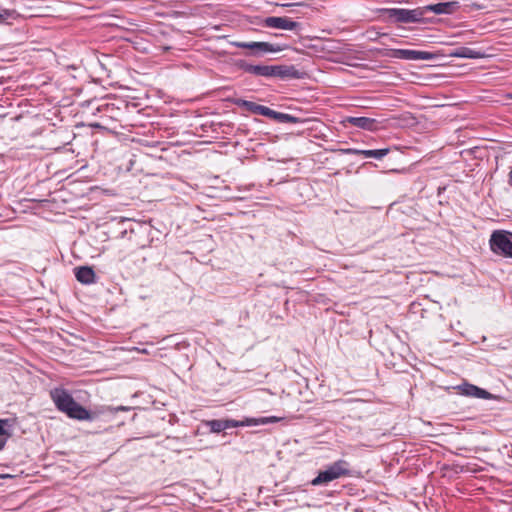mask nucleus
I'll return each instance as SVG.
<instances>
[{"label": "nucleus", "instance_id": "f257e3e1", "mask_svg": "<svg viewBox=\"0 0 512 512\" xmlns=\"http://www.w3.org/2000/svg\"><path fill=\"white\" fill-rule=\"evenodd\" d=\"M50 397L56 408L65 413L69 418L79 421H94L101 416H114L120 411H129L127 406H109L102 405L94 410H87L85 407L77 403L68 390L64 388H54L50 391Z\"/></svg>", "mask_w": 512, "mask_h": 512}, {"label": "nucleus", "instance_id": "f03ea898", "mask_svg": "<svg viewBox=\"0 0 512 512\" xmlns=\"http://www.w3.org/2000/svg\"><path fill=\"white\" fill-rule=\"evenodd\" d=\"M351 476L350 463L344 459H339L320 471L311 481L312 486H326L330 482L341 477Z\"/></svg>", "mask_w": 512, "mask_h": 512}, {"label": "nucleus", "instance_id": "7ed1b4c3", "mask_svg": "<svg viewBox=\"0 0 512 512\" xmlns=\"http://www.w3.org/2000/svg\"><path fill=\"white\" fill-rule=\"evenodd\" d=\"M489 246L494 254L512 258V233L507 230H494L490 235Z\"/></svg>", "mask_w": 512, "mask_h": 512}, {"label": "nucleus", "instance_id": "20e7f679", "mask_svg": "<svg viewBox=\"0 0 512 512\" xmlns=\"http://www.w3.org/2000/svg\"><path fill=\"white\" fill-rule=\"evenodd\" d=\"M384 13L397 23H419L425 15L424 7L416 9L389 8Z\"/></svg>", "mask_w": 512, "mask_h": 512}, {"label": "nucleus", "instance_id": "39448f33", "mask_svg": "<svg viewBox=\"0 0 512 512\" xmlns=\"http://www.w3.org/2000/svg\"><path fill=\"white\" fill-rule=\"evenodd\" d=\"M232 46L237 48L247 49L249 52L248 56L261 57L267 53H277L283 50V47L278 44H272L269 42H243V41H232Z\"/></svg>", "mask_w": 512, "mask_h": 512}, {"label": "nucleus", "instance_id": "423d86ee", "mask_svg": "<svg viewBox=\"0 0 512 512\" xmlns=\"http://www.w3.org/2000/svg\"><path fill=\"white\" fill-rule=\"evenodd\" d=\"M261 24L263 27L281 30L298 31L301 29V23L294 21L289 17L269 16L264 18Z\"/></svg>", "mask_w": 512, "mask_h": 512}, {"label": "nucleus", "instance_id": "0eeeda50", "mask_svg": "<svg viewBox=\"0 0 512 512\" xmlns=\"http://www.w3.org/2000/svg\"><path fill=\"white\" fill-rule=\"evenodd\" d=\"M390 57L402 60H433L436 54L428 51L411 50V49H390Z\"/></svg>", "mask_w": 512, "mask_h": 512}, {"label": "nucleus", "instance_id": "6e6552de", "mask_svg": "<svg viewBox=\"0 0 512 512\" xmlns=\"http://www.w3.org/2000/svg\"><path fill=\"white\" fill-rule=\"evenodd\" d=\"M235 66L245 73L253 76L271 78L272 65H254L245 60H237Z\"/></svg>", "mask_w": 512, "mask_h": 512}, {"label": "nucleus", "instance_id": "1a4fd4ad", "mask_svg": "<svg viewBox=\"0 0 512 512\" xmlns=\"http://www.w3.org/2000/svg\"><path fill=\"white\" fill-rule=\"evenodd\" d=\"M460 8V3L458 1H448L441 2L436 4H429L424 6L425 13L433 12L435 14H445L450 15L455 13Z\"/></svg>", "mask_w": 512, "mask_h": 512}, {"label": "nucleus", "instance_id": "9d476101", "mask_svg": "<svg viewBox=\"0 0 512 512\" xmlns=\"http://www.w3.org/2000/svg\"><path fill=\"white\" fill-rule=\"evenodd\" d=\"M344 123L367 131H376L378 128V121L369 117L349 116L345 118Z\"/></svg>", "mask_w": 512, "mask_h": 512}, {"label": "nucleus", "instance_id": "9b49d317", "mask_svg": "<svg viewBox=\"0 0 512 512\" xmlns=\"http://www.w3.org/2000/svg\"><path fill=\"white\" fill-rule=\"evenodd\" d=\"M458 388L462 395H465L468 397H474V398H479V399H492L494 397L487 390L480 388L476 385L470 384V383H463Z\"/></svg>", "mask_w": 512, "mask_h": 512}, {"label": "nucleus", "instance_id": "f8f14e48", "mask_svg": "<svg viewBox=\"0 0 512 512\" xmlns=\"http://www.w3.org/2000/svg\"><path fill=\"white\" fill-rule=\"evenodd\" d=\"M280 79H299L300 72L294 66L272 65L271 78Z\"/></svg>", "mask_w": 512, "mask_h": 512}, {"label": "nucleus", "instance_id": "ddd939ff", "mask_svg": "<svg viewBox=\"0 0 512 512\" xmlns=\"http://www.w3.org/2000/svg\"><path fill=\"white\" fill-rule=\"evenodd\" d=\"M234 104L240 108L246 109L247 111H249L251 113L265 116V117H268L270 110H271V108H269L267 106H263V105L255 103V102L248 101V100L241 99V98L235 99Z\"/></svg>", "mask_w": 512, "mask_h": 512}, {"label": "nucleus", "instance_id": "4468645a", "mask_svg": "<svg viewBox=\"0 0 512 512\" xmlns=\"http://www.w3.org/2000/svg\"><path fill=\"white\" fill-rule=\"evenodd\" d=\"M243 422H239L232 419H214L206 422V426L209 427L210 431L213 433H220L230 428H235L239 426H243Z\"/></svg>", "mask_w": 512, "mask_h": 512}, {"label": "nucleus", "instance_id": "2eb2a0df", "mask_svg": "<svg viewBox=\"0 0 512 512\" xmlns=\"http://www.w3.org/2000/svg\"><path fill=\"white\" fill-rule=\"evenodd\" d=\"M389 148L375 149V150H362L356 148L342 149L341 152L346 155H363L367 158L382 159L389 153Z\"/></svg>", "mask_w": 512, "mask_h": 512}, {"label": "nucleus", "instance_id": "dca6fc26", "mask_svg": "<svg viewBox=\"0 0 512 512\" xmlns=\"http://www.w3.org/2000/svg\"><path fill=\"white\" fill-rule=\"evenodd\" d=\"M77 281L82 284L90 285L96 282L97 277L92 267L80 266L74 269Z\"/></svg>", "mask_w": 512, "mask_h": 512}, {"label": "nucleus", "instance_id": "f3484780", "mask_svg": "<svg viewBox=\"0 0 512 512\" xmlns=\"http://www.w3.org/2000/svg\"><path fill=\"white\" fill-rule=\"evenodd\" d=\"M449 55L456 58L481 59L485 57V53L480 50H474L469 47H457L453 49Z\"/></svg>", "mask_w": 512, "mask_h": 512}, {"label": "nucleus", "instance_id": "a211bd4d", "mask_svg": "<svg viewBox=\"0 0 512 512\" xmlns=\"http://www.w3.org/2000/svg\"><path fill=\"white\" fill-rule=\"evenodd\" d=\"M268 118L273 119L278 123H293V124H295V123L299 122V118H297L291 114L275 111L273 109L270 110Z\"/></svg>", "mask_w": 512, "mask_h": 512}, {"label": "nucleus", "instance_id": "6ab92c4d", "mask_svg": "<svg viewBox=\"0 0 512 512\" xmlns=\"http://www.w3.org/2000/svg\"><path fill=\"white\" fill-rule=\"evenodd\" d=\"M280 419L275 416L247 419V425H265L278 422Z\"/></svg>", "mask_w": 512, "mask_h": 512}, {"label": "nucleus", "instance_id": "aec40b11", "mask_svg": "<svg viewBox=\"0 0 512 512\" xmlns=\"http://www.w3.org/2000/svg\"><path fill=\"white\" fill-rule=\"evenodd\" d=\"M12 422L9 419H0V436L9 438L12 435Z\"/></svg>", "mask_w": 512, "mask_h": 512}, {"label": "nucleus", "instance_id": "412c9836", "mask_svg": "<svg viewBox=\"0 0 512 512\" xmlns=\"http://www.w3.org/2000/svg\"><path fill=\"white\" fill-rule=\"evenodd\" d=\"M16 15L15 10L11 9H2L0 10V24L7 23L8 18H13Z\"/></svg>", "mask_w": 512, "mask_h": 512}, {"label": "nucleus", "instance_id": "4be33fe9", "mask_svg": "<svg viewBox=\"0 0 512 512\" xmlns=\"http://www.w3.org/2000/svg\"><path fill=\"white\" fill-rule=\"evenodd\" d=\"M7 439L5 436H1L0 438V450L3 449V447L5 446L6 442H7Z\"/></svg>", "mask_w": 512, "mask_h": 512}, {"label": "nucleus", "instance_id": "5701e85b", "mask_svg": "<svg viewBox=\"0 0 512 512\" xmlns=\"http://www.w3.org/2000/svg\"><path fill=\"white\" fill-rule=\"evenodd\" d=\"M508 183H509V185L512 187V170L509 172V180H508Z\"/></svg>", "mask_w": 512, "mask_h": 512}, {"label": "nucleus", "instance_id": "b1692460", "mask_svg": "<svg viewBox=\"0 0 512 512\" xmlns=\"http://www.w3.org/2000/svg\"><path fill=\"white\" fill-rule=\"evenodd\" d=\"M511 98H512V95H511Z\"/></svg>", "mask_w": 512, "mask_h": 512}]
</instances>
